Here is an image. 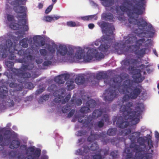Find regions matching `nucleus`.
I'll return each mask as SVG.
<instances>
[{"label": "nucleus", "mask_w": 159, "mask_h": 159, "mask_svg": "<svg viewBox=\"0 0 159 159\" xmlns=\"http://www.w3.org/2000/svg\"><path fill=\"white\" fill-rule=\"evenodd\" d=\"M49 96L48 95H45L41 96L39 99V101L42 102L43 101H46L48 100L49 98Z\"/></svg>", "instance_id": "obj_49"}, {"label": "nucleus", "mask_w": 159, "mask_h": 159, "mask_svg": "<svg viewBox=\"0 0 159 159\" xmlns=\"http://www.w3.org/2000/svg\"><path fill=\"white\" fill-rule=\"evenodd\" d=\"M103 17L105 20H111L113 19L114 16L112 14L107 13L103 14Z\"/></svg>", "instance_id": "obj_37"}, {"label": "nucleus", "mask_w": 159, "mask_h": 159, "mask_svg": "<svg viewBox=\"0 0 159 159\" xmlns=\"http://www.w3.org/2000/svg\"><path fill=\"white\" fill-rule=\"evenodd\" d=\"M10 27L13 30H17L19 29V25L16 23H11L10 25Z\"/></svg>", "instance_id": "obj_47"}, {"label": "nucleus", "mask_w": 159, "mask_h": 159, "mask_svg": "<svg viewBox=\"0 0 159 159\" xmlns=\"http://www.w3.org/2000/svg\"><path fill=\"white\" fill-rule=\"evenodd\" d=\"M138 63L137 59L132 58H126L122 61L121 64L125 67L129 66V70L134 71L135 70V66Z\"/></svg>", "instance_id": "obj_13"}, {"label": "nucleus", "mask_w": 159, "mask_h": 159, "mask_svg": "<svg viewBox=\"0 0 159 159\" xmlns=\"http://www.w3.org/2000/svg\"><path fill=\"white\" fill-rule=\"evenodd\" d=\"M106 136V135L104 134H101L98 135L93 133L92 131H91L90 135L88 137L87 140L89 142H92L95 140L98 139L99 138L101 137L105 138Z\"/></svg>", "instance_id": "obj_20"}, {"label": "nucleus", "mask_w": 159, "mask_h": 159, "mask_svg": "<svg viewBox=\"0 0 159 159\" xmlns=\"http://www.w3.org/2000/svg\"><path fill=\"white\" fill-rule=\"evenodd\" d=\"M17 45L13 46L11 41L10 39H7L5 44L0 45V55H2V57L5 58L7 57L9 52V59L12 60H15L16 56L15 55L14 52Z\"/></svg>", "instance_id": "obj_7"}, {"label": "nucleus", "mask_w": 159, "mask_h": 159, "mask_svg": "<svg viewBox=\"0 0 159 159\" xmlns=\"http://www.w3.org/2000/svg\"><path fill=\"white\" fill-rule=\"evenodd\" d=\"M83 148V151H82L81 149H79L77 150V153L78 155L84 156L90 150V148L87 146H84Z\"/></svg>", "instance_id": "obj_27"}, {"label": "nucleus", "mask_w": 159, "mask_h": 159, "mask_svg": "<svg viewBox=\"0 0 159 159\" xmlns=\"http://www.w3.org/2000/svg\"><path fill=\"white\" fill-rule=\"evenodd\" d=\"M73 98L74 99V104H73V106L75 104L77 106H80L82 104V101L80 99H78L75 102V100L76 98Z\"/></svg>", "instance_id": "obj_52"}, {"label": "nucleus", "mask_w": 159, "mask_h": 159, "mask_svg": "<svg viewBox=\"0 0 159 159\" xmlns=\"http://www.w3.org/2000/svg\"><path fill=\"white\" fill-rule=\"evenodd\" d=\"M67 103L66 106H63L62 108V111L63 113H66L68 112L71 108V106L74 104V99L72 98L71 100V103Z\"/></svg>", "instance_id": "obj_23"}, {"label": "nucleus", "mask_w": 159, "mask_h": 159, "mask_svg": "<svg viewBox=\"0 0 159 159\" xmlns=\"http://www.w3.org/2000/svg\"><path fill=\"white\" fill-rule=\"evenodd\" d=\"M139 1L135 3V5L133 7V12L129 14V18L128 21L130 24L134 25H137L139 27L134 30V33L137 35H154L155 30L152 26L150 23H148L146 20L143 18H140L139 20L135 19L133 16L134 13L137 15L136 18L138 16L143 14V11L139 9L137 7L141 9L144 8L143 6L145 5L146 2L145 0H139Z\"/></svg>", "instance_id": "obj_2"}, {"label": "nucleus", "mask_w": 159, "mask_h": 159, "mask_svg": "<svg viewBox=\"0 0 159 159\" xmlns=\"http://www.w3.org/2000/svg\"><path fill=\"white\" fill-rule=\"evenodd\" d=\"M133 78L135 82L137 83L142 82L144 79L142 77L141 74L140 72L134 74Z\"/></svg>", "instance_id": "obj_25"}, {"label": "nucleus", "mask_w": 159, "mask_h": 159, "mask_svg": "<svg viewBox=\"0 0 159 159\" xmlns=\"http://www.w3.org/2000/svg\"><path fill=\"white\" fill-rule=\"evenodd\" d=\"M102 141L104 144H107L110 142L111 143L114 142L115 139H110V138H106L102 140Z\"/></svg>", "instance_id": "obj_50"}, {"label": "nucleus", "mask_w": 159, "mask_h": 159, "mask_svg": "<svg viewBox=\"0 0 159 159\" xmlns=\"http://www.w3.org/2000/svg\"><path fill=\"white\" fill-rule=\"evenodd\" d=\"M108 76L107 75L106 73L103 72L98 73L97 74L96 77V79L97 80H101L102 79H105L104 81V83L107 84H108L109 85V88L108 89L106 90L105 92L104 93V94H105L106 95H107V92L106 91L109 90L110 89H112L113 88V87L111 86L113 83L111 80L112 79H114L117 78H120V77H117L109 79L108 78Z\"/></svg>", "instance_id": "obj_11"}, {"label": "nucleus", "mask_w": 159, "mask_h": 159, "mask_svg": "<svg viewBox=\"0 0 159 159\" xmlns=\"http://www.w3.org/2000/svg\"><path fill=\"white\" fill-rule=\"evenodd\" d=\"M66 24L68 26L70 27H77L80 25V24L79 22L76 23L73 21H68L67 22Z\"/></svg>", "instance_id": "obj_41"}, {"label": "nucleus", "mask_w": 159, "mask_h": 159, "mask_svg": "<svg viewBox=\"0 0 159 159\" xmlns=\"http://www.w3.org/2000/svg\"><path fill=\"white\" fill-rule=\"evenodd\" d=\"M110 46L106 43L101 44L98 48L99 51L101 52L105 53L107 52Z\"/></svg>", "instance_id": "obj_34"}, {"label": "nucleus", "mask_w": 159, "mask_h": 159, "mask_svg": "<svg viewBox=\"0 0 159 159\" xmlns=\"http://www.w3.org/2000/svg\"><path fill=\"white\" fill-rule=\"evenodd\" d=\"M97 24L103 29L104 32L108 34L107 36L113 35V31L115 30L113 25L103 21L98 22Z\"/></svg>", "instance_id": "obj_12"}, {"label": "nucleus", "mask_w": 159, "mask_h": 159, "mask_svg": "<svg viewBox=\"0 0 159 159\" xmlns=\"http://www.w3.org/2000/svg\"><path fill=\"white\" fill-rule=\"evenodd\" d=\"M103 119V121L104 120L106 122H108L109 121V118L108 115L107 114H104L102 118Z\"/></svg>", "instance_id": "obj_64"}, {"label": "nucleus", "mask_w": 159, "mask_h": 159, "mask_svg": "<svg viewBox=\"0 0 159 159\" xmlns=\"http://www.w3.org/2000/svg\"><path fill=\"white\" fill-rule=\"evenodd\" d=\"M48 88L49 90H50V91H56L57 89V87L56 85L52 84L49 86Z\"/></svg>", "instance_id": "obj_57"}, {"label": "nucleus", "mask_w": 159, "mask_h": 159, "mask_svg": "<svg viewBox=\"0 0 159 159\" xmlns=\"http://www.w3.org/2000/svg\"><path fill=\"white\" fill-rule=\"evenodd\" d=\"M53 5L52 4L50 5L47 8L45 11V13L46 14H48L51 11L53 8Z\"/></svg>", "instance_id": "obj_60"}, {"label": "nucleus", "mask_w": 159, "mask_h": 159, "mask_svg": "<svg viewBox=\"0 0 159 159\" xmlns=\"http://www.w3.org/2000/svg\"><path fill=\"white\" fill-rule=\"evenodd\" d=\"M80 18L84 21H88L93 18L95 20H96L98 19V17L96 15H93L82 16L80 17Z\"/></svg>", "instance_id": "obj_32"}, {"label": "nucleus", "mask_w": 159, "mask_h": 159, "mask_svg": "<svg viewBox=\"0 0 159 159\" xmlns=\"http://www.w3.org/2000/svg\"><path fill=\"white\" fill-rule=\"evenodd\" d=\"M103 113L102 111L101 110L97 109L95 110L93 112L92 116L90 115L88 116L84 120H82V118L79 117L78 118V121L82 123L84 126L89 128L93 125L92 121L94 119H96L101 116Z\"/></svg>", "instance_id": "obj_9"}, {"label": "nucleus", "mask_w": 159, "mask_h": 159, "mask_svg": "<svg viewBox=\"0 0 159 159\" xmlns=\"http://www.w3.org/2000/svg\"><path fill=\"white\" fill-rule=\"evenodd\" d=\"M84 55V51L81 48H79L77 50L75 53L76 57L79 59H81Z\"/></svg>", "instance_id": "obj_30"}, {"label": "nucleus", "mask_w": 159, "mask_h": 159, "mask_svg": "<svg viewBox=\"0 0 159 159\" xmlns=\"http://www.w3.org/2000/svg\"><path fill=\"white\" fill-rule=\"evenodd\" d=\"M20 144V141L17 140H13L11 141L9 146L10 148L13 149L18 148Z\"/></svg>", "instance_id": "obj_24"}, {"label": "nucleus", "mask_w": 159, "mask_h": 159, "mask_svg": "<svg viewBox=\"0 0 159 159\" xmlns=\"http://www.w3.org/2000/svg\"><path fill=\"white\" fill-rule=\"evenodd\" d=\"M140 132H136L132 133L129 136V139L131 141L135 142L136 139L140 136Z\"/></svg>", "instance_id": "obj_28"}, {"label": "nucleus", "mask_w": 159, "mask_h": 159, "mask_svg": "<svg viewBox=\"0 0 159 159\" xmlns=\"http://www.w3.org/2000/svg\"><path fill=\"white\" fill-rule=\"evenodd\" d=\"M120 9L124 12H127L129 10V9L124 5H121L120 7Z\"/></svg>", "instance_id": "obj_55"}, {"label": "nucleus", "mask_w": 159, "mask_h": 159, "mask_svg": "<svg viewBox=\"0 0 159 159\" xmlns=\"http://www.w3.org/2000/svg\"><path fill=\"white\" fill-rule=\"evenodd\" d=\"M86 105L90 108H93L96 105V101L93 99H90L86 102Z\"/></svg>", "instance_id": "obj_35"}, {"label": "nucleus", "mask_w": 159, "mask_h": 159, "mask_svg": "<svg viewBox=\"0 0 159 159\" xmlns=\"http://www.w3.org/2000/svg\"><path fill=\"white\" fill-rule=\"evenodd\" d=\"M28 41L27 38H24L20 41V43L22 47L27 48L28 46V44L27 43Z\"/></svg>", "instance_id": "obj_38"}, {"label": "nucleus", "mask_w": 159, "mask_h": 159, "mask_svg": "<svg viewBox=\"0 0 159 159\" xmlns=\"http://www.w3.org/2000/svg\"><path fill=\"white\" fill-rule=\"evenodd\" d=\"M20 148L22 150H25V153L27 155L29 152L30 153V154L26 157L25 159H37L41 154V150L38 148H35L33 146H30L27 148L26 145H21Z\"/></svg>", "instance_id": "obj_8"}, {"label": "nucleus", "mask_w": 159, "mask_h": 159, "mask_svg": "<svg viewBox=\"0 0 159 159\" xmlns=\"http://www.w3.org/2000/svg\"><path fill=\"white\" fill-rule=\"evenodd\" d=\"M74 81L73 80L70 79L68 80L66 83L68 90H71L73 89L75 87L74 84Z\"/></svg>", "instance_id": "obj_29"}, {"label": "nucleus", "mask_w": 159, "mask_h": 159, "mask_svg": "<svg viewBox=\"0 0 159 159\" xmlns=\"http://www.w3.org/2000/svg\"><path fill=\"white\" fill-rule=\"evenodd\" d=\"M14 6L13 9L15 12L18 13H22L23 15H18L17 16L18 18H20L21 19H25L26 16V15L25 13L27 8L24 6Z\"/></svg>", "instance_id": "obj_16"}, {"label": "nucleus", "mask_w": 159, "mask_h": 159, "mask_svg": "<svg viewBox=\"0 0 159 159\" xmlns=\"http://www.w3.org/2000/svg\"><path fill=\"white\" fill-rule=\"evenodd\" d=\"M16 51L17 52V53L20 56H25V51L23 49L17 50L16 49Z\"/></svg>", "instance_id": "obj_53"}, {"label": "nucleus", "mask_w": 159, "mask_h": 159, "mask_svg": "<svg viewBox=\"0 0 159 159\" xmlns=\"http://www.w3.org/2000/svg\"><path fill=\"white\" fill-rule=\"evenodd\" d=\"M20 2V0H15L11 2H9L11 5L13 6H18L19 5Z\"/></svg>", "instance_id": "obj_61"}, {"label": "nucleus", "mask_w": 159, "mask_h": 159, "mask_svg": "<svg viewBox=\"0 0 159 159\" xmlns=\"http://www.w3.org/2000/svg\"><path fill=\"white\" fill-rule=\"evenodd\" d=\"M56 53L57 56H64L66 54L70 56L74 54V50L72 48H69L68 50L66 46L60 45L59 46V48L57 50Z\"/></svg>", "instance_id": "obj_14"}, {"label": "nucleus", "mask_w": 159, "mask_h": 159, "mask_svg": "<svg viewBox=\"0 0 159 159\" xmlns=\"http://www.w3.org/2000/svg\"><path fill=\"white\" fill-rule=\"evenodd\" d=\"M47 49L52 53H54L56 52L55 48L49 44H48L47 45Z\"/></svg>", "instance_id": "obj_48"}, {"label": "nucleus", "mask_w": 159, "mask_h": 159, "mask_svg": "<svg viewBox=\"0 0 159 159\" xmlns=\"http://www.w3.org/2000/svg\"><path fill=\"white\" fill-rule=\"evenodd\" d=\"M99 154H96L93 156V159H102V156L100 154L101 149L98 151Z\"/></svg>", "instance_id": "obj_56"}, {"label": "nucleus", "mask_w": 159, "mask_h": 159, "mask_svg": "<svg viewBox=\"0 0 159 159\" xmlns=\"http://www.w3.org/2000/svg\"><path fill=\"white\" fill-rule=\"evenodd\" d=\"M70 95L69 94L62 101V103L65 104L66 102H68L70 99Z\"/></svg>", "instance_id": "obj_63"}, {"label": "nucleus", "mask_w": 159, "mask_h": 159, "mask_svg": "<svg viewBox=\"0 0 159 159\" xmlns=\"http://www.w3.org/2000/svg\"><path fill=\"white\" fill-rule=\"evenodd\" d=\"M152 137L150 135L148 138V144L149 146V149H151L152 147L153 148V143L152 140Z\"/></svg>", "instance_id": "obj_46"}, {"label": "nucleus", "mask_w": 159, "mask_h": 159, "mask_svg": "<svg viewBox=\"0 0 159 159\" xmlns=\"http://www.w3.org/2000/svg\"><path fill=\"white\" fill-rule=\"evenodd\" d=\"M145 39L144 38H142L138 40H136L135 42V45L127 46L126 49L127 51H129L130 50L136 49H140V47L142 45L143 43H145Z\"/></svg>", "instance_id": "obj_17"}, {"label": "nucleus", "mask_w": 159, "mask_h": 159, "mask_svg": "<svg viewBox=\"0 0 159 159\" xmlns=\"http://www.w3.org/2000/svg\"><path fill=\"white\" fill-rule=\"evenodd\" d=\"M97 126L100 128L102 127L104 125V122L103 121V119H102L100 121H98L97 123Z\"/></svg>", "instance_id": "obj_58"}, {"label": "nucleus", "mask_w": 159, "mask_h": 159, "mask_svg": "<svg viewBox=\"0 0 159 159\" xmlns=\"http://www.w3.org/2000/svg\"><path fill=\"white\" fill-rule=\"evenodd\" d=\"M2 103L7 107H11L14 106L15 102L13 100L10 98L7 99V102L3 100L2 101Z\"/></svg>", "instance_id": "obj_26"}, {"label": "nucleus", "mask_w": 159, "mask_h": 159, "mask_svg": "<svg viewBox=\"0 0 159 159\" xmlns=\"http://www.w3.org/2000/svg\"><path fill=\"white\" fill-rule=\"evenodd\" d=\"M117 130L116 128H110L107 131V134L110 136L115 135L116 133Z\"/></svg>", "instance_id": "obj_39"}, {"label": "nucleus", "mask_w": 159, "mask_h": 159, "mask_svg": "<svg viewBox=\"0 0 159 159\" xmlns=\"http://www.w3.org/2000/svg\"><path fill=\"white\" fill-rule=\"evenodd\" d=\"M15 132L10 130H6L3 134V136L0 134V144L3 145L4 147L6 143H8L10 141L11 136L14 135Z\"/></svg>", "instance_id": "obj_15"}, {"label": "nucleus", "mask_w": 159, "mask_h": 159, "mask_svg": "<svg viewBox=\"0 0 159 159\" xmlns=\"http://www.w3.org/2000/svg\"><path fill=\"white\" fill-rule=\"evenodd\" d=\"M60 17L58 16H44L43 18V20L46 22H51L52 20H58L60 18Z\"/></svg>", "instance_id": "obj_33"}, {"label": "nucleus", "mask_w": 159, "mask_h": 159, "mask_svg": "<svg viewBox=\"0 0 159 159\" xmlns=\"http://www.w3.org/2000/svg\"><path fill=\"white\" fill-rule=\"evenodd\" d=\"M28 73L30 75V77H27L25 76H20L17 77L16 78V81L15 80L10 83L9 86L11 88H14L15 90L16 91H21L24 88L23 84L27 89H31L34 87V86L33 83L31 82H28V80L25 79L30 78L31 76V74L28 72H23V73Z\"/></svg>", "instance_id": "obj_6"}, {"label": "nucleus", "mask_w": 159, "mask_h": 159, "mask_svg": "<svg viewBox=\"0 0 159 159\" xmlns=\"http://www.w3.org/2000/svg\"><path fill=\"white\" fill-rule=\"evenodd\" d=\"M110 155L113 158H117L119 156L118 152L116 151L111 152L110 153Z\"/></svg>", "instance_id": "obj_54"}, {"label": "nucleus", "mask_w": 159, "mask_h": 159, "mask_svg": "<svg viewBox=\"0 0 159 159\" xmlns=\"http://www.w3.org/2000/svg\"><path fill=\"white\" fill-rule=\"evenodd\" d=\"M39 52L41 55L43 57L46 56L47 54V51L45 49H40Z\"/></svg>", "instance_id": "obj_59"}, {"label": "nucleus", "mask_w": 159, "mask_h": 159, "mask_svg": "<svg viewBox=\"0 0 159 159\" xmlns=\"http://www.w3.org/2000/svg\"><path fill=\"white\" fill-rule=\"evenodd\" d=\"M111 81L112 84L111 86L112 89L107 90V95L104 97V99L106 102H111L114 99L117 97L119 93L125 94L122 98L123 102H128L130 99H136L141 93L140 89L137 87L132 89L131 87L132 86L133 81L130 79L125 80L121 85V80L120 78H117L111 79Z\"/></svg>", "instance_id": "obj_1"}, {"label": "nucleus", "mask_w": 159, "mask_h": 159, "mask_svg": "<svg viewBox=\"0 0 159 159\" xmlns=\"http://www.w3.org/2000/svg\"><path fill=\"white\" fill-rule=\"evenodd\" d=\"M5 64L8 68L9 70H11L12 72V73L10 74L8 72H5L4 74L7 76L9 81L12 82L16 81V78L17 77L20 76H25L27 77H30V75L28 73H23L24 71L26 70H32L34 67V64L30 63L28 65H23L20 69H16L13 68L14 63L11 61L7 60L5 61Z\"/></svg>", "instance_id": "obj_5"}, {"label": "nucleus", "mask_w": 159, "mask_h": 159, "mask_svg": "<svg viewBox=\"0 0 159 159\" xmlns=\"http://www.w3.org/2000/svg\"><path fill=\"white\" fill-rule=\"evenodd\" d=\"M53 57L51 56L49 58V60L45 61L43 63V65L44 66H48L51 65L53 61Z\"/></svg>", "instance_id": "obj_42"}, {"label": "nucleus", "mask_w": 159, "mask_h": 159, "mask_svg": "<svg viewBox=\"0 0 159 159\" xmlns=\"http://www.w3.org/2000/svg\"><path fill=\"white\" fill-rule=\"evenodd\" d=\"M124 39H125L124 42V45L125 44L133 43H135L137 38L136 35L132 34H129L127 36L124 37Z\"/></svg>", "instance_id": "obj_19"}, {"label": "nucleus", "mask_w": 159, "mask_h": 159, "mask_svg": "<svg viewBox=\"0 0 159 159\" xmlns=\"http://www.w3.org/2000/svg\"><path fill=\"white\" fill-rule=\"evenodd\" d=\"M8 92V89L6 86L2 85L0 87V98L2 99L6 98Z\"/></svg>", "instance_id": "obj_21"}, {"label": "nucleus", "mask_w": 159, "mask_h": 159, "mask_svg": "<svg viewBox=\"0 0 159 159\" xmlns=\"http://www.w3.org/2000/svg\"><path fill=\"white\" fill-rule=\"evenodd\" d=\"M122 133L124 134L125 135H126L130 134L131 133V129H124L122 131Z\"/></svg>", "instance_id": "obj_62"}, {"label": "nucleus", "mask_w": 159, "mask_h": 159, "mask_svg": "<svg viewBox=\"0 0 159 159\" xmlns=\"http://www.w3.org/2000/svg\"><path fill=\"white\" fill-rule=\"evenodd\" d=\"M138 142L139 144L141 146H144L146 148V146L145 145V140L142 137H139L137 139Z\"/></svg>", "instance_id": "obj_45"}, {"label": "nucleus", "mask_w": 159, "mask_h": 159, "mask_svg": "<svg viewBox=\"0 0 159 159\" xmlns=\"http://www.w3.org/2000/svg\"><path fill=\"white\" fill-rule=\"evenodd\" d=\"M75 81V83L79 85L83 84L85 82V79L83 76L78 75L76 77Z\"/></svg>", "instance_id": "obj_31"}, {"label": "nucleus", "mask_w": 159, "mask_h": 159, "mask_svg": "<svg viewBox=\"0 0 159 159\" xmlns=\"http://www.w3.org/2000/svg\"><path fill=\"white\" fill-rule=\"evenodd\" d=\"M69 75L67 74H61L54 78V81L59 84H63L69 78Z\"/></svg>", "instance_id": "obj_18"}, {"label": "nucleus", "mask_w": 159, "mask_h": 159, "mask_svg": "<svg viewBox=\"0 0 159 159\" xmlns=\"http://www.w3.org/2000/svg\"><path fill=\"white\" fill-rule=\"evenodd\" d=\"M94 57L97 60H100L104 57V55L101 53H99L96 49H89L87 52L84 59L86 61L89 62Z\"/></svg>", "instance_id": "obj_10"}, {"label": "nucleus", "mask_w": 159, "mask_h": 159, "mask_svg": "<svg viewBox=\"0 0 159 159\" xmlns=\"http://www.w3.org/2000/svg\"><path fill=\"white\" fill-rule=\"evenodd\" d=\"M146 50V49L145 48H141L140 49H134L130 50L129 51L132 52H134L135 54L142 57L145 53Z\"/></svg>", "instance_id": "obj_22"}, {"label": "nucleus", "mask_w": 159, "mask_h": 159, "mask_svg": "<svg viewBox=\"0 0 159 159\" xmlns=\"http://www.w3.org/2000/svg\"><path fill=\"white\" fill-rule=\"evenodd\" d=\"M87 134V131L85 130H79L78 131L77 133V135L78 136H81L86 135Z\"/></svg>", "instance_id": "obj_51"}, {"label": "nucleus", "mask_w": 159, "mask_h": 159, "mask_svg": "<svg viewBox=\"0 0 159 159\" xmlns=\"http://www.w3.org/2000/svg\"><path fill=\"white\" fill-rule=\"evenodd\" d=\"M27 20L26 19L19 20V22L21 23L22 25L23 26V30L24 31H27L29 30V27L27 25H25L26 23Z\"/></svg>", "instance_id": "obj_36"}, {"label": "nucleus", "mask_w": 159, "mask_h": 159, "mask_svg": "<svg viewBox=\"0 0 159 159\" xmlns=\"http://www.w3.org/2000/svg\"><path fill=\"white\" fill-rule=\"evenodd\" d=\"M90 111V108L88 106L82 107L80 109V111L83 114L89 112Z\"/></svg>", "instance_id": "obj_43"}, {"label": "nucleus", "mask_w": 159, "mask_h": 159, "mask_svg": "<svg viewBox=\"0 0 159 159\" xmlns=\"http://www.w3.org/2000/svg\"><path fill=\"white\" fill-rule=\"evenodd\" d=\"M103 1L102 4L105 7H108L111 6L113 3V0H100Z\"/></svg>", "instance_id": "obj_40"}, {"label": "nucleus", "mask_w": 159, "mask_h": 159, "mask_svg": "<svg viewBox=\"0 0 159 159\" xmlns=\"http://www.w3.org/2000/svg\"><path fill=\"white\" fill-rule=\"evenodd\" d=\"M133 105L132 102H129L126 104V106L122 105L120 108V111L123 114L122 116H120L117 119L116 124L119 128L124 129L127 127L129 125L128 119L134 120L137 119L139 120L140 114L142 111L140 104H138L135 107L136 111H131V107Z\"/></svg>", "instance_id": "obj_3"}, {"label": "nucleus", "mask_w": 159, "mask_h": 159, "mask_svg": "<svg viewBox=\"0 0 159 159\" xmlns=\"http://www.w3.org/2000/svg\"><path fill=\"white\" fill-rule=\"evenodd\" d=\"M89 148L91 151H95L98 149L99 147L97 143V142H95L92 144L91 146Z\"/></svg>", "instance_id": "obj_44"}, {"label": "nucleus", "mask_w": 159, "mask_h": 159, "mask_svg": "<svg viewBox=\"0 0 159 159\" xmlns=\"http://www.w3.org/2000/svg\"><path fill=\"white\" fill-rule=\"evenodd\" d=\"M129 147L126 148L124 150L126 154L125 159H151L152 156L148 153L145 147H142L137 145L135 142L131 141Z\"/></svg>", "instance_id": "obj_4"}]
</instances>
